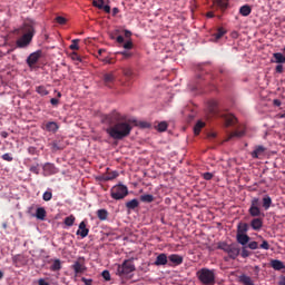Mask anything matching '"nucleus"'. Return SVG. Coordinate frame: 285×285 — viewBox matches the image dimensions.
I'll return each instance as SVG.
<instances>
[{
  "mask_svg": "<svg viewBox=\"0 0 285 285\" xmlns=\"http://www.w3.org/2000/svg\"><path fill=\"white\" fill-rule=\"evenodd\" d=\"M104 121L106 124H110L109 128L106 129L107 135L111 137V139H116L117 141H121V139H126L132 132V125L128 121L120 120L119 112L114 111L107 116H105Z\"/></svg>",
  "mask_w": 285,
  "mask_h": 285,
  "instance_id": "obj_1",
  "label": "nucleus"
},
{
  "mask_svg": "<svg viewBox=\"0 0 285 285\" xmlns=\"http://www.w3.org/2000/svg\"><path fill=\"white\" fill-rule=\"evenodd\" d=\"M35 22H24L20 28L16 29V35H22L17 41V48H28L32 43L36 35Z\"/></svg>",
  "mask_w": 285,
  "mask_h": 285,
  "instance_id": "obj_2",
  "label": "nucleus"
},
{
  "mask_svg": "<svg viewBox=\"0 0 285 285\" xmlns=\"http://www.w3.org/2000/svg\"><path fill=\"white\" fill-rule=\"evenodd\" d=\"M219 250H224V253H227L229 259H235L236 257H239V253H242V249L239 248V245L237 243H218Z\"/></svg>",
  "mask_w": 285,
  "mask_h": 285,
  "instance_id": "obj_3",
  "label": "nucleus"
},
{
  "mask_svg": "<svg viewBox=\"0 0 285 285\" xmlns=\"http://www.w3.org/2000/svg\"><path fill=\"white\" fill-rule=\"evenodd\" d=\"M196 277L204 285H215V269L202 268L196 273Z\"/></svg>",
  "mask_w": 285,
  "mask_h": 285,
  "instance_id": "obj_4",
  "label": "nucleus"
},
{
  "mask_svg": "<svg viewBox=\"0 0 285 285\" xmlns=\"http://www.w3.org/2000/svg\"><path fill=\"white\" fill-rule=\"evenodd\" d=\"M135 263L130 259H126L121 265H118L117 275H119V277H126V275H130V273H135Z\"/></svg>",
  "mask_w": 285,
  "mask_h": 285,
  "instance_id": "obj_5",
  "label": "nucleus"
},
{
  "mask_svg": "<svg viewBox=\"0 0 285 285\" xmlns=\"http://www.w3.org/2000/svg\"><path fill=\"white\" fill-rule=\"evenodd\" d=\"M128 195V187L125 185H116L111 188L112 199H124Z\"/></svg>",
  "mask_w": 285,
  "mask_h": 285,
  "instance_id": "obj_6",
  "label": "nucleus"
},
{
  "mask_svg": "<svg viewBox=\"0 0 285 285\" xmlns=\"http://www.w3.org/2000/svg\"><path fill=\"white\" fill-rule=\"evenodd\" d=\"M250 217H262V209L259 208V198H253L248 209Z\"/></svg>",
  "mask_w": 285,
  "mask_h": 285,
  "instance_id": "obj_7",
  "label": "nucleus"
},
{
  "mask_svg": "<svg viewBox=\"0 0 285 285\" xmlns=\"http://www.w3.org/2000/svg\"><path fill=\"white\" fill-rule=\"evenodd\" d=\"M102 81L107 88H112V86H115V81H117V72L109 71L104 73Z\"/></svg>",
  "mask_w": 285,
  "mask_h": 285,
  "instance_id": "obj_8",
  "label": "nucleus"
},
{
  "mask_svg": "<svg viewBox=\"0 0 285 285\" xmlns=\"http://www.w3.org/2000/svg\"><path fill=\"white\" fill-rule=\"evenodd\" d=\"M41 55H43V51L37 50L27 58V63L29 68H32V66H35L39 61V59H41Z\"/></svg>",
  "mask_w": 285,
  "mask_h": 285,
  "instance_id": "obj_9",
  "label": "nucleus"
},
{
  "mask_svg": "<svg viewBox=\"0 0 285 285\" xmlns=\"http://www.w3.org/2000/svg\"><path fill=\"white\" fill-rule=\"evenodd\" d=\"M12 264L16 268H21V266H26V256L21 254H17L12 256Z\"/></svg>",
  "mask_w": 285,
  "mask_h": 285,
  "instance_id": "obj_10",
  "label": "nucleus"
},
{
  "mask_svg": "<svg viewBox=\"0 0 285 285\" xmlns=\"http://www.w3.org/2000/svg\"><path fill=\"white\" fill-rule=\"evenodd\" d=\"M266 153V147L258 145L255 147V149L252 151L253 159H259L264 154Z\"/></svg>",
  "mask_w": 285,
  "mask_h": 285,
  "instance_id": "obj_11",
  "label": "nucleus"
},
{
  "mask_svg": "<svg viewBox=\"0 0 285 285\" xmlns=\"http://www.w3.org/2000/svg\"><path fill=\"white\" fill-rule=\"evenodd\" d=\"M88 233H90V229H88L86 227V220H82L80 224H79V228L78 230L76 232V235H80V237L83 239L86 237H88Z\"/></svg>",
  "mask_w": 285,
  "mask_h": 285,
  "instance_id": "obj_12",
  "label": "nucleus"
},
{
  "mask_svg": "<svg viewBox=\"0 0 285 285\" xmlns=\"http://www.w3.org/2000/svg\"><path fill=\"white\" fill-rule=\"evenodd\" d=\"M168 264V255L161 253L156 257L154 266H166Z\"/></svg>",
  "mask_w": 285,
  "mask_h": 285,
  "instance_id": "obj_13",
  "label": "nucleus"
},
{
  "mask_svg": "<svg viewBox=\"0 0 285 285\" xmlns=\"http://www.w3.org/2000/svg\"><path fill=\"white\" fill-rule=\"evenodd\" d=\"M43 130H47V132H57L59 130V124L56 121H48L43 125Z\"/></svg>",
  "mask_w": 285,
  "mask_h": 285,
  "instance_id": "obj_14",
  "label": "nucleus"
},
{
  "mask_svg": "<svg viewBox=\"0 0 285 285\" xmlns=\"http://www.w3.org/2000/svg\"><path fill=\"white\" fill-rule=\"evenodd\" d=\"M71 268L75 271L76 275H82V273H86V265L81 264L79 261L75 262Z\"/></svg>",
  "mask_w": 285,
  "mask_h": 285,
  "instance_id": "obj_15",
  "label": "nucleus"
},
{
  "mask_svg": "<svg viewBox=\"0 0 285 285\" xmlns=\"http://www.w3.org/2000/svg\"><path fill=\"white\" fill-rule=\"evenodd\" d=\"M264 226V220L259 217L253 218L250 222V227L253 230H262V227Z\"/></svg>",
  "mask_w": 285,
  "mask_h": 285,
  "instance_id": "obj_16",
  "label": "nucleus"
},
{
  "mask_svg": "<svg viewBox=\"0 0 285 285\" xmlns=\"http://www.w3.org/2000/svg\"><path fill=\"white\" fill-rule=\"evenodd\" d=\"M224 121L226 128H229V126H235V124H237V118L233 114H227L224 116Z\"/></svg>",
  "mask_w": 285,
  "mask_h": 285,
  "instance_id": "obj_17",
  "label": "nucleus"
},
{
  "mask_svg": "<svg viewBox=\"0 0 285 285\" xmlns=\"http://www.w3.org/2000/svg\"><path fill=\"white\" fill-rule=\"evenodd\" d=\"M169 262L174 264V266H180V264H184V257H181L178 254H171L168 256Z\"/></svg>",
  "mask_w": 285,
  "mask_h": 285,
  "instance_id": "obj_18",
  "label": "nucleus"
},
{
  "mask_svg": "<svg viewBox=\"0 0 285 285\" xmlns=\"http://www.w3.org/2000/svg\"><path fill=\"white\" fill-rule=\"evenodd\" d=\"M125 206H126L128 213H130L131 210H137V208H139V200L134 198V199L127 202L125 204Z\"/></svg>",
  "mask_w": 285,
  "mask_h": 285,
  "instance_id": "obj_19",
  "label": "nucleus"
},
{
  "mask_svg": "<svg viewBox=\"0 0 285 285\" xmlns=\"http://www.w3.org/2000/svg\"><path fill=\"white\" fill-rule=\"evenodd\" d=\"M271 266L274 271H285L284 262H282L279 259H272Z\"/></svg>",
  "mask_w": 285,
  "mask_h": 285,
  "instance_id": "obj_20",
  "label": "nucleus"
},
{
  "mask_svg": "<svg viewBox=\"0 0 285 285\" xmlns=\"http://www.w3.org/2000/svg\"><path fill=\"white\" fill-rule=\"evenodd\" d=\"M236 239L237 243L240 244L242 246H246V244L250 242V237L246 234H236Z\"/></svg>",
  "mask_w": 285,
  "mask_h": 285,
  "instance_id": "obj_21",
  "label": "nucleus"
},
{
  "mask_svg": "<svg viewBox=\"0 0 285 285\" xmlns=\"http://www.w3.org/2000/svg\"><path fill=\"white\" fill-rule=\"evenodd\" d=\"M238 282L243 285H255L253 278H250V276H247L246 274L240 275L238 277Z\"/></svg>",
  "mask_w": 285,
  "mask_h": 285,
  "instance_id": "obj_22",
  "label": "nucleus"
},
{
  "mask_svg": "<svg viewBox=\"0 0 285 285\" xmlns=\"http://www.w3.org/2000/svg\"><path fill=\"white\" fill-rule=\"evenodd\" d=\"M248 224L247 223H239L237 225V235H246L248 233Z\"/></svg>",
  "mask_w": 285,
  "mask_h": 285,
  "instance_id": "obj_23",
  "label": "nucleus"
},
{
  "mask_svg": "<svg viewBox=\"0 0 285 285\" xmlns=\"http://www.w3.org/2000/svg\"><path fill=\"white\" fill-rule=\"evenodd\" d=\"M117 177H119L118 171H109V173L102 175L104 181H112V179H117Z\"/></svg>",
  "mask_w": 285,
  "mask_h": 285,
  "instance_id": "obj_24",
  "label": "nucleus"
},
{
  "mask_svg": "<svg viewBox=\"0 0 285 285\" xmlns=\"http://www.w3.org/2000/svg\"><path fill=\"white\" fill-rule=\"evenodd\" d=\"M250 12H253V8L248 4H244L239 8V14H242V17H248Z\"/></svg>",
  "mask_w": 285,
  "mask_h": 285,
  "instance_id": "obj_25",
  "label": "nucleus"
},
{
  "mask_svg": "<svg viewBox=\"0 0 285 285\" xmlns=\"http://www.w3.org/2000/svg\"><path fill=\"white\" fill-rule=\"evenodd\" d=\"M273 206V198L271 196L266 195L263 197V208L264 210H268Z\"/></svg>",
  "mask_w": 285,
  "mask_h": 285,
  "instance_id": "obj_26",
  "label": "nucleus"
},
{
  "mask_svg": "<svg viewBox=\"0 0 285 285\" xmlns=\"http://www.w3.org/2000/svg\"><path fill=\"white\" fill-rule=\"evenodd\" d=\"M43 170H45L46 173H49V175H55V174H57V167H55V165H53V164H50V163L45 164Z\"/></svg>",
  "mask_w": 285,
  "mask_h": 285,
  "instance_id": "obj_27",
  "label": "nucleus"
},
{
  "mask_svg": "<svg viewBox=\"0 0 285 285\" xmlns=\"http://www.w3.org/2000/svg\"><path fill=\"white\" fill-rule=\"evenodd\" d=\"M36 217H37V219H40V222H43L46 219V208H43V207L37 208Z\"/></svg>",
  "mask_w": 285,
  "mask_h": 285,
  "instance_id": "obj_28",
  "label": "nucleus"
},
{
  "mask_svg": "<svg viewBox=\"0 0 285 285\" xmlns=\"http://www.w3.org/2000/svg\"><path fill=\"white\" fill-rule=\"evenodd\" d=\"M140 202H142L144 204H153V202H155V196H153L150 194L141 195Z\"/></svg>",
  "mask_w": 285,
  "mask_h": 285,
  "instance_id": "obj_29",
  "label": "nucleus"
},
{
  "mask_svg": "<svg viewBox=\"0 0 285 285\" xmlns=\"http://www.w3.org/2000/svg\"><path fill=\"white\" fill-rule=\"evenodd\" d=\"M97 217H98V219H100V222H106V219H108V210L98 209L97 210Z\"/></svg>",
  "mask_w": 285,
  "mask_h": 285,
  "instance_id": "obj_30",
  "label": "nucleus"
},
{
  "mask_svg": "<svg viewBox=\"0 0 285 285\" xmlns=\"http://www.w3.org/2000/svg\"><path fill=\"white\" fill-rule=\"evenodd\" d=\"M60 268H61V259L56 258L50 266V271H52L53 273H57V271H59Z\"/></svg>",
  "mask_w": 285,
  "mask_h": 285,
  "instance_id": "obj_31",
  "label": "nucleus"
},
{
  "mask_svg": "<svg viewBox=\"0 0 285 285\" xmlns=\"http://www.w3.org/2000/svg\"><path fill=\"white\" fill-rule=\"evenodd\" d=\"M274 57V63H285V56L282 55V52L273 53Z\"/></svg>",
  "mask_w": 285,
  "mask_h": 285,
  "instance_id": "obj_32",
  "label": "nucleus"
},
{
  "mask_svg": "<svg viewBox=\"0 0 285 285\" xmlns=\"http://www.w3.org/2000/svg\"><path fill=\"white\" fill-rule=\"evenodd\" d=\"M224 35H226V29H224V27H219L217 29V32L214 33L215 41H219V39H222V37H224Z\"/></svg>",
  "mask_w": 285,
  "mask_h": 285,
  "instance_id": "obj_33",
  "label": "nucleus"
},
{
  "mask_svg": "<svg viewBox=\"0 0 285 285\" xmlns=\"http://www.w3.org/2000/svg\"><path fill=\"white\" fill-rule=\"evenodd\" d=\"M204 126H206V124L202 120H198L194 127V134L199 135L202 132V128H204Z\"/></svg>",
  "mask_w": 285,
  "mask_h": 285,
  "instance_id": "obj_34",
  "label": "nucleus"
},
{
  "mask_svg": "<svg viewBox=\"0 0 285 285\" xmlns=\"http://www.w3.org/2000/svg\"><path fill=\"white\" fill-rule=\"evenodd\" d=\"M156 130H158V132H166V130H168V122L166 121H161L156 126Z\"/></svg>",
  "mask_w": 285,
  "mask_h": 285,
  "instance_id": "obj_35",
  "label": "nucleus"
},
{
  "mask_svg": "<svg viewBox=\"0 0 285 285\" xmlns=\"http://www.w3.org/2000/svg\"><path fill=\"white\" fill-rule=\"evenodd\" d=\"M36 92H38V95H41V97H46L47 95H49L48 89H46L45 86L36 87Z\"/></svg>",
  "mask_w": 285,
  "mask_h": 285,
  "instance_id": "obj_36",
  "label": "nucleus"
},
{
  "mask_svg": "<svg viewBox=\"0 0 285 285\" xmlns=\"http://www.w3.org/2000/svg\"><path fill=\"white\" fill-rule=\"evenodd\" d=\"M216 3L220 10H226V8H228V0H216Z\"/></svg>",
  "mask_w": 285,
  "mask_h": 285,
  "instance_id": "obj_37",
  "label": "nucleus"
},
{
  "mask_svg": "<svg viewBox=\"0 0 285 285\" xmlns=\"http://www.w3.org/2000/svg\"><path fill=\"white\" fill-rule=\"evenodd\" d=\"M75 216L70 215L68 217L65 218V225L66 226H73L75 225Z\"/></svg>",
  "mask_w": 285,
  "mask_h": 285,
  "instance_id": "obj_38",
  "label": "nucleus"
},
{
  "mask_svg": "<svg viewBox=\"0 0 285 285\" xmlns=\"http://www.w3.org/2000/svg\"><path fill=\"white\" fill-rule=\"evenodd\" d=\"M234 137H244V131H234L232 134H229L227 141H230V139H234Z\"/></svg>",
  "mask_w": 285,
  "mask_h": 285,
  "instance_id": "obj_39",
  "label": "nucleus"
},
{
  "mask_svg": "<svg viewBox=\"0 0 285 285\" xmlns=\"http://www.w3.org/2000/svg\"><path fill=\"white\" fill-rule=\"evenodd\" d=\"M43 202H50L52 199V190H47L42 195Z\"/></svg>",
  "mask_w": 285,
  "mask_h": 285,
  "instance_id": "obj_40",
  "label": "nucleus"
},
{
  "mask_svg": "<svg viewBox=\"0 0 285 285\" xmlns=\"http://www.w3.org/2000/svg\"><path fill=\"white\" fill-rule=\"evenodd\" d=\"M69 48L70 50H79V39H73Z\"/></svg>",
  "mask_w": 285,
  "mask_h": 285,
  "instance_id": "obj_41",
  "label": "nucleus"
},
{
  "mask_svg": "<svg viewBox=\"0 0 285 285\" xmlns=\"http://www.w3.org/2000/svg\"><path fill=\"white\" fill-rule=\"evenodd\" d=\"M56 22H58L59 26H66V23H68V19H66L65 17L58 16L56 17Z\"/></svg>",
  "mask_w": 285,
  "mask_h": 285,
  "instance_id": "obj_42",
  "label": "nucleus"
},
{
  "mask_svg": "<svg viewBox=\"0 0 285 285\" xmlns=\"http://www.w3.org/2000/svg\"><path fill=\"white\" fill-rule=\"evenodd\" d=\"M247 248H250V250H257L259 248V244L255 240L248 243Z\"/></svg>",
  "mask_w": 285,
  "mask_h": 285,
  "instance_id": "obj_43",
  "label": "nucleus"
},
{
  "mask_svg": "<svg viewBox=\"0 0 285 285\" xmlns=\"http://www.w3.org/2000/svg\"><path fill=\"white\" fill-rule=\"evenodd\" d=\"M101 275H102V278H104L105 282H110V272L109 271L105 269L101 273Z\"/></svg>",
  "mask_w": 285,
  "mask_h": 285,
  "instance_id": "obj_44",
  "label": "nucleus"
},
{
  "mask_svg": "<svg viewBox=\"0 0 285 285\" xmlns=\"http://www.w3.org/2000/svg\"><path fill=\"white\" fill-rule=\"evenodd\" d=\"M240 256H242L244 259H246V257H250V252L247 250L246 247H243L242 253H240Z\"/></svg>",
  "mask_w": 285,
  "mask_h": 285,
  "instance_id": "obj_45",
  "label": "nucleus"
},
{
  "mask_svg": "<svg viewBox=\"0 0 285 285\" xmlns=\"http://www.w3.org/2000/svg\"><path fill=\"white\" fill-rule=\"evenodd\" d=\"M122 73L125 75V77L130 78V77H132V69H130V68H125V69L122 70Z\"/></svg>",
  "mask_w": 285,
  "mask_h": 285,
  "instance_id": "obj_46",
  "label": "nucleus"
},
{
  "mask_svg": "<svg viewBox=\"0 0 285 285\" xmlns=\"http://www.w3.org/2000/svg\"><path fill=\"white\" fill-rule=\"evenodd\" d=\"M259 248H263V250H268L271 248V245L268 244V240H263Z\"/></svg>",
  "mask_w": 285,
  "mask_h": 285,
  "instance_id": "obj_47",
  "label": "nucleus"
},
{
  "mask_svg": "<svg viewBox=\"0 0 285 285\" xmlns=\"http://www.w3.org/2000/svg\"><path fill=\"white\" fill-rule=\"evenodd\" d=\"M30 173H33L35 175H39V165L31 166Z\"/></svg>",
  "mask_w": 285,
  "mask_h": 285,
  "instance_id": "obj_48",
  "label": "nucleus"
},
{
  "mask_svg": "<svg viewBox=\"0 0 285 285\" xmlns=\"http://www.w3.org/2000/svg\"><path fill=\"white\" fill-rule=\"evenodd\" d=\"M1 158L3 159V161H12L13 159L10 154H3Z\"/></svg>",
  "mask_w": 285,
  "mask_h": 285,
  "instance_id": "obj_49",
  "label": "nucleus"
},
{
  "mask_svg": "<svg viewBox=\"0 0 285 285\" xmlns=\"http://www.w3.org/2000/svg\"><path fill=\"white\" fill-rule=\"evenodd\" d=\"M203 178L206 180V181H210V179H213V174L210 173H204L203 174Z\"/></svg>",
  "mask_w": 285,
  "mask_h": 285,
  "instance_id": "obj_50",
  "label": "nucleus"
},
{
  "mask_svg": "<svg viewBox=\"0 0 285 285\" xmlns=\"http://www.w3.org/2000/svg\"><path fill=\"white\" fill-rule=\"evenodd\" d=\"M275 72L282 75V72H284V66L282 63L277 65L275 68Z\"/></svg>",
  "mask_w": 285,
  "mask_h": 285,
  "instance_id": "obj_51",
  "label": "nucleus"
},
{
  "mask_svg": "<svg viewBox=\"0 0 285 285\" xmlns=\"http://www.w3.org/2000/svg\"><path fill=\"white\" fill-rule=\"evenodd\" d=\"M125 50H132V41H127L124 43Z\"/></svg>",
  "mask_w": 285,
  "mask_h": 285,
  "instance_id": "obj_52",
  "label": "nucleus"
},
{
  "mask_svg": "<svg viewBox=\"0 0 285 285\" xmlns=\"http://www.w3.org/2000/svg\"><path fill=\"white\" fill-rule=\"evenodd\" d=\"M71 59H73V61H81V57H79L77 52L71 53Z\"/></svg>",
  "mask_w": 285,
  "mask_h": 285,
  "instance_id": "obj_53",
  "label": "nucleus"
},
{
  "mask_svg": "<svg viewBox=\"0 0 285 285\" xmlns=\"http://www.w3.org/2000/svg\"><path fill=\"white\" fill-rule=\"evenodd\" d=\"M81 282L85 283V285H92V279L91 278L82 277Z\"/></svg>",
  "mask_w": 285,
  "mask_h": 285,
  "instance_id": "obj_54",
  "label": "nucleus"
},
{
  "mask_svg": "<svg viewBox=\"0 0 285 285\" xmlns=\"http://www.w3.org/2000/svg\"><path fill=\"white\" fill-rule=\"evenodd\" d=\"M92 6H94V8H98V10H101L104 8V6L99 4V2H97V0L92 1Z\"/></svg>",
  "mask_w": 285,
  "mask_h": 285,
  "instance_id": "obj_55",
  "label": "nucleus"
},
{
  "mask_svg": "<svg viewBox=\"0 0 285 285\" xmlns=\"http://www.w3.org/2000/svg\"><path fill=\"white\" fill-rule=\"evenodd\" d=\"M101 10H104L107 14H110V6L105 4L102 6Z\"/></svg>",
  "mask_w": 285,
  "mask_h": 285,
  "instance_id": "obj_56",
  "label": "nucleus"
},
{
  "mask_svg": "<svg viewBox=\"0 0 285 285\" xmlns=\"http://www.w3.org/2000/svg\"><path fill=\"white\" fill-rule=\"evenodd\" d=\"M50 104H51V106H59V99H57V98H51V99H50Z\"/></svg>",
  "mask_w": 285,
  "mask_h": 285,
  "instance_id": "obj_57",
  "label": "nucleus"
},
{
  "mask_svg": "<svg viewBox=\"0 0 285 285\" xmlns=\"http://www.w3.org/2000/svg\"><path fill=\"white\" fill-rule=\"evenodd\" d=\"M38 285H50V283L46 282V279H43V278H39Z\"/></svg>",
  "mask_w": 285,
  "mask_h": 285,
  "instance_id": "obj_58",
  "label": "nucleus"
},
{
  "mask_svg": "<svg viewBox=\"0 0 285 285\" xmlns=\"http://www.w3.org/2000/svg\"><path fill=\"white\" fill-rule=\"evenodd\" d=\"M273 105L276 106V107H279V106H282V100H279V99H274V100H273Z\"/></svg>",
  "mask_w": 285,
  "mask_h": 285,
  "instance_id": "obj_59",
  "label": "nucleus"
},
{
  "mask_svg": "<svg viewBox=\"0 0 285 285\" xmlns=\"http://www.w3.org/2000/svg\"><path fill=\"white\" fill-rule=\"evenodd\" d=\"M117 14H119V8L115 7L112 9V17H117Z\"/></svg>",
  "mask_w": 285,
  "mask_h": 285,
  "instance_id": "obj_60",
  "label": "nucleus"
},
{
  "mask_svg": "<svg viewBox=\"0 0 285 285\" xmlns=\"http://www.w3.org/2000/svg\"><path fill=\"white\" fill-rule=\"evenodd\" d=\"M125 37L126 39H130V37H132V32H130L129 30H125Z\"/></svg>",
  "mask_w": 285,
  "mask_h": 285,
  "instance_id": "obj_61",
  "label": "nucleus"
},
{
  "mask_svg": "<svg viewBox=\"0 0 285 285\" xmlns=\"http://www.w3.org/2000/svg\"><path fill=\"white\" fill-rule=\"evenodd\" d=\"M278 285H285V276L279 277Z\"/></svg>",
  "mask_w": 285,
  "mask_h": 285,
  "instance_id": "obj_62",
  "label": "nucleus"
},
{
  "mask_svg": "<svg viewBox=\"0 0 285 285\" xmlns=\"http://www.w3.org/2000/svg\"><path fill=\"white\" fill-rule=\"evenodd\" d=\"M207 19H213L215 17V13L213 11L207 12L206 14Z\"/></svg>",
  "mask_w": 285,
  "mask_h": 285,
  "instance_id": "obj_63",
  "label": "nucleus"
},
{
  "mask_svg": "<svg viewBox=\"0 0 285 285\" xmlns=\"http://www.w3.org/2000/svg\"><path fill=\"white\" fill-rule=\"evenodd\" d=\"M116 41H117L118 43H124V38H122V36H118L117 39H116Z\"/></svg>",
  "mask_w": 285,
  "mask_h": 285,
  "instance_id": "obj_64",
  "label": "nucleus"
}]
</instances>
